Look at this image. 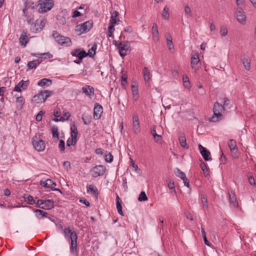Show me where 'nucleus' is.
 <instances>
[{"label": "nucleus", "instance_id": "1", "mask_svg": "<svg viewBox=\"0 0 256 256\" xmlns=\"http://www.w3.org/2000/svg\"><path fill=\"white\" fill-rule=\"evenodd\" d=\"M64 233L66 236L69 237L71 240V245L70 250L71 253L74 256H78L77 253V239L76 233L74 231H72L70 228H65Z\"/></svg>", "mask_w": 256, "mask_h": 256}, {"label": "nucleus", "instance_id": "2", "mask_svg": "<svg viewBox=\"0 0 256 256\" xmlns=\"http://www.w3.org/2000/svg\"><path fill=\"white\" fill-rule=\"evenodd\" d=\"M225 110L224 106L218 102L214 104L213 107L214 114L209 120L211 122H216L222 119V112Z\"/></svg>", "mask_w": 256, "mask_h": 256}, {"label": "nucleus", "instance_id": "3", "mask_svg": "<svg viewBox=\"0 0 256 256\" xmlns=\"http://www.w3.org/2000/svg\"><path fill=\"white\" fill-rule=\"evenodd\" d=\"M37 3L38 11L40 13L50 10L54 6L53 0H39Z\"/></svg>", "mask_w": 256, "mask_h": 256}, {"label": "nucleus", "instance_id": "4", "mask_svg": "<svg viewBox=\"0 0 256 256\" xmlns=\"http://www.w3.org/2000/svg\"><path fill=\"white\" fill-rule=\"evenodd\" d=\"M52 94L53 92L50 90H42L34 96L32 102L36 104L44 102L46 99L50 97Z\"/></svg>", "mask_w": 256, "mask_h": 256}, {"label": "nucleus", "instance_id": "5", "mask_svg": "<svg viewBox=\"0 0 256 256\" xmlns=\"http://www.w3.org/2000/svg\"><path fill=\"white\" fill-rule=\"evenodd\" d=\"M52 36L58 43L63 46H70L72 44L70 38L62 36L56 31L52 32Z\"/></svg>", "mask_w": 256, "mask_h": 256}, {"label": "nucleus", "instance_id": "6", "mask_svg": "<svg viewBox=\"0 0 256 256\" xmlns=\"http://www.w3.org/2000/svg\"><path fill=\"white\" fill-rule=\"evenodd\" d=\"M115 46L118 50L120 55L124 58L127 54L128 52L130 50V44L128 41H123L117 44L116 41L114 42Z\"/></svg>", "mask_w": 256, "mask_h": 256}, {"label": "nucleus", "instance_id": "7", "mask_svg": "<svg viewBox=\"0 0 256 256\" xmlns=\"http://www.w3.org/2000/svg\"><path fill=\"white\" fill-rule=\"evenodd\" d=\"M92 22L90 20L84 22L82 24H78L76 27L75 32L78 35L86 33L92 28Z\"/></svg>", "mask_w": 256, "mask_h": 256}, {"label": "nucleus", "instance_id": "8", "mask_svg": "<svg viewBox=\"0 0 256 256\" xmlns=\"http://www.w3.org/2000/svg\"><path fill=\"white\" fill-rule=\"evenodd\" d=\"M32 144L34 148L38 152H42L45 149V142L42 140L40 135L36 134L32 138Z\"/></svg>", "mask_w": 256, "mask_h": 256}, {"label": "nucleus", "instance_id": "9", "mask_svg": "<svg viewBox=\"0 0 256 256\" xmlns=\"http://www.w3.org/2000/svg\"><path fill=\"white\" fill-rule=\"evenodd\" d=\"M36 206L44 210H50L54 207V203L52 200H38Z\"/></svg>", "mask_w": 256, "mask_h": 256}, {"label": "nucleus", "instance_id": "10", "mask_svg": "<svg viewBox=\"0 0 256 256\" xmlns=\"http://www.w3.org/2000/svg\"><path fill=\"white\" fill-rule=\"evenodd\" d=\"M30 28V30L33 32H40L44 26V23L43 20H36L32 22Z\"/></svg>", "mask_w": 256, "mask_h": 256}, {"label": "nucleus", "instance_id": "11", "mask_svg": "<svg viewBox=\"0 0 256 256\" xmlns=\"http://www.w3.org/2000/svg\"><path fill=\"white\" fill-rule=\"evenodd\" d=\"M235 17L237 20L241 24H244L246 22V15L244 10L240 8H237L235 14Z\"/></svg>", "mask_w": 256, "mask_h": 256}, {"label": "nucleus", "instance_id": "12", "mask_svg": "<svg viewBox=\"0 0 256 256\" xmlns=\"http://www.w3.org/2000/svg\"><path fill=\"white\" fill-rule=\"evenodd\" d=\"M106 171V168L102 165L94 166L91 170L92 176L94 178L102 176Z\"/></svg>", "mask_w": 256, "mask_h": 256}, {"label": "nucleus", "instance_id": "13", "mask_svg": "<svg viewBox=\"0 0 256 256\" xmlns=\"http://www.w3.org/2000/svg\"><path fill=\"white\" fill-rule=\"evenodd\" d=\"M190 63L192 68L196 72L200 67V60L198 53H196L191 56Z\"/></svg>", "mask_w": 256, "mask_h": 256}, {"label": "nucleus", "instance_id": "14", "mask_svg": "<svg viewBox=\"0 0 256 256\" xmlns=\"http://www.w3.org/2000/svg\"><path fill=\"white\" fill-rule=\"evenodd\" d=\"M24 8L22 9L23 13H26V11L34 12V8H37V4L30 0L24 1Z\"/></svg>", "mask_w": 256, "mask_h": 256}, {"label": "nucleus", "instance_id": "15", "mask_svg": "<svg viewBox=\"0 0 256 256\" xmlns=\"http://www.w3.org/2000/svg\"><path fill=\"white\" fill-rule=\"evenodd\" d=\"M132 129L134 134H138L140 132V124L138 116L136 114L132 117Z\"/></svg>", "mask_w": 256, "mask_h": 256}, {"label": "nucleus", "instance_id": "16", "mask_svg": "<svg viewBox=\"0 0 256 256\" xmlns=\"http://www.w3.org/2000/svg\"><path fill=\"white\" fill-rule=\"evenodd\" d=\"M103 112L102 106L98 103H96L94 108V118L95 120H98L101 117Z\"/></svg>", "mask_w": 256, "mask_h": 256}, {"label": "nucleus", "instance_id": "17", "mask_svg": "<svg viewBox=\"0 0 256 256\" xmlns=\"http://www.w3.org/2000/svg\"><path fill=\"white\" fill-rule=\"evenodd\" d=\"M228 194L230 206L234 208L238 207V202L235 193L232 190H228Z\"/></svg>", "mask_w": 256, "mask_h": 256}, {"label": "nucleus", "instance_id": "18", "mask_svg": "<svg viewBox=\"0 0 256 256\" xmlns=\"http://www.w3.org/2000/svg\"><path fill=\"white\" fill-rule=\"evenodd\" d=\"M66 16H68V12L66 10H61L60 12L56 16V20L60 24L64 25L66 22Z\"/></svg>", "mask_w": 256, "mask_h": 256}, {"label": "nucleus", "instance_id": "19", "mask_svg": "<svg viewBox=\"0 0 256 256\" xmlns=\"http://www.w3.org/2000/svg\"><path fill=\"white\" fill-rule=\"evenodd\" d=\"M40 185L44 186L45 188H50L52 190H54V191L56 190V191L60 192H62L59 189L54 188L53 187V186H56V184L54 182L52 181V180H51L50 179H48L46 181L41 180L40 182Z\"/></svg>", "mask_w": 256, "mask_h": 256}, {"label": "nucleus", "instance_id": "20", "mask_svg": "<svg viewBox=\"0 0 256 256\" xmlns=\"http://www.w3.org/2000/svg\"><path fill=\"white\" fill-rule=\"evenodd\" d=\"M198 150H200V154L202 156L204 159L206 161L212 160L210 157V153L206 148L200 144L198 145Z\"/></svg>", "mask_w": 256, "mask_h": 256}, {"label": "nucleus", "instance_id": "21", "mask_svg": "<svg viewBox=\"0 0 256 256\" xmlns=\"http://www.w3.org/2000/svg\"><path fill=\"white\" fill-rule=\"evenodd\" d=\"M82 92L88 98H92L94 95V89L91 86H86L82 88Z\"/></svg>", "mask_w": 256, "mask_h": 256}, {"label": "nucleus", "instance_id": "22", "mask_svg": "<svg viewBox=\"0 0 256 256\" xmlns=\"http://www.w3.org/2000/svg\"><path fill=\"white\" fill-rule=\"evenodd\" d=\"M71 54L73 56L78 58L79 59H82L87 56V53L84 50L80 51L79 49H76L71 52Z\"/></svg>", "mask_w": 256, "mask_h": 256}, {"label": "nucleus", "instance_id": "23", "mask_svg": "<svg viewBox=\"0 0 256 256\" xmlns=\"http://www.w3.org/2000/svg\"><path fill=\"white\" fill-rule=\"evenodd\" d=\"M20 42L22 46H25L29 42V38L27 34V32L24 30L22 31L20 37Z\"/></svg>", "mask_w": 256, "mask_h": 256}, {"label": "nucleus", "instance_id": "24", "mask_svg": "<svg viewBox=\"0 0 256 256\" xmlns=\"http://www.w3.org/2000/svg\"><path fill=\"white\" fill-rule=\"evenodd\" d=\"M118 14H119L116 10H114L112 13L110 24L114 26L118 24V22H119V19L118 18Z\"/></svg>", "mask_w": 256, "mask_h": 256}, {"label": "nucleus", "instance_id": "25", "mask_svg": "<svg viewBox=\"0 0 256 256\" xmlns=\"http://www.w3.org/2000/svg\"><path fill=\"white\" fill-rule=\"evenodd\" d=\"M52 84V80L46 78H44L40 80L38 82V85L41 87H48L51 86Z\"/></svg>", "mask_w": 256, "mask_h": 256}, {"label": "nucleus", "instance_id": "26", "mask_svg": "<svg viewBox=\"0 0 256 256\" xmlns=\"http://www.w3.org/2000/svg\"><path fill=\"white\" fill-rule=\"evenodd\" d=\"M132 91V98L134 101H136L139 98L138 86L136 84H132L131 86Z\"/></svg>", "mask_w": 256, "mask_h": 256}, {"label": "nucleus", "instance_id": "27", "mask_svg": "<svg viewBox=\"0 0 256 256\" xmlns=\"http://www.w3.org/2000/svg\"><path fill=\"white\" fill-rule=\"evenodd\" d=\"M152 34L154 41H158L159 39L158 28L156 24L154 23L152 27Z\"/></svg>", "mask_w": 256, "mask_h": 256}, {"label": "nucleus", "instance_id": "28", "mask_svg": "<svg viewBox=\"0 0 256 256\" xmlns=\"http://www.w3.org/2000/svg\"><path fill=\"white\" fill-rule=\"evenodd\" d=\"M178 140L180 146L186 149L188 148V146L186 142V138L184 133H180L178 138Z\"/></svg>", "mask_w": 256, "mask_h": 256}, {"label": "nucleus", "instance_id": "29", "mask_svg": "<svg viewBox=\"0 0 256 256\" xmlns=\"http://www.w3.org/2000/svg\"><path fill=\"white\" fill-rule=\"evenodd\" d=\"M33 212L36 213V216L38 219H42L44 218H47L48 214L42 210L38 209H34Z\"/></svg>", "mask_w": 256, "mask_h": 256}, {"label": "nucleus", "instance_id": "30", "mask_svg": "<svg viewBox=\"0 0 256 256\" xmlns=\"http://www.w3.org/2000/svg\"><path fill=\"white\" fill-rule=\"evenodd\" d=\"M23 14L26 18V20L28 24H31L32 22H34V16L32 12L26 11V13Z\"/></svg>", "mask_w": 256, "mask_h": 256}, {"label": "nucleus", "instance_id": "31", "mask_svg": "<svg viewBox=\"0 0 256 256\" xmlns=\"http://www.w3.org/2000/svg\"><path fill=\"white\" fill-rule=\"evenodd\" d=\"M121 203H122L121 200H120V197L118 196L117 195L116 198V209H117L118 213L120 215L124 216V212L122 210V206Z\"/></svg>", "mask_w": 256, "mask_h": 256}, {"label": "nucleus", "instance_id": "32", "mask_svg": "<svg viewBox=\"0 0 256 256\" xmlns=\"http://www.w3.org/2000/svg\"><path fill=\"white\" fill-rule=\"evenodd\" d=\"M86 191L88 193L91 192L94 195L96 196V197L98 196V190L97 188L94 185L90 184L86 187Z\"/></svg>", "mask_w": 256, "mask_h": 256}, {"label": "nucleus", "instance_id": "33", "mask_svg": "<svg viewBox=\"0 0 256 256\" xmlns=\"http://www.w3.org/2000/svg\"><path fill=\"white\" fill-rule=\"evenodd\" d=\"M40 62H41L38 60L29 62L27 64L28 68L29 70L36 68L40 64Z\"/></svg>", "mask_w": 256, "mask_h": 256}, {"label": "nucleus", "instance_id": "34", "mask_svg": "<svg viewBox=\"0 0 256 256\" xmlns=\"http://www.w3.org/2000/svg\"><path fill=\"white\" fill-rule=\"evenodd\" d=\"M170 8L168 6H166L162 11V16L165 20H168L170 16Z\"/></svg>", "mask_w": 256, "mask_h": 256}, {"label": "nucleus", "instance_id": "35", "mask_svg": "<svg viewBox=\"0 0 256 256\" xmlns=\"http://www.w3.org/2000/svg\"><path fill=\"white\" fill-rule=\"evenodd\" d=\"M143 74L144 80L146 82H148L150 78V75L149 70L147 67H144L143 69Z\"/></svg>", "mask_w": 256, "mask_h": 256}, {"label": "nucleus", "instance_id": "36", "mask_svg": "<svg viewBox=\"0 0 256 256\" xmlns=\"http://www.w3.org/2000/svg\"><path fill=\"white\" fill-rule=\"evenodd\" d=\"M30 84L29 80L24 81V80H20L18 84V86L22 88L24 90H26Z\"/></svg>", "mask_w": 256, "mask_h": 256}, {"label": "nucleus", "instance_id": "37", "mask_svg": "<svg viewBox=\"0 0 256 256\" xmlns=\"http://www.w3.org/2000/svg\"><path fill=\"white\" fill-rule=\"evenodd\" d=\"M166 182L168 183V188L171 190V192H174V194H176V192L175 190L174 182L171 180L170 179H168L166 180Z\"/></svg>", "mask_w": 256, "mask_h": 256}, {"label": "nucleus", "instance_id": "38", "mask_svg": "<svg viewBox=\"0 0 256 256\" xmlns=\"http://www.w3.org/2000/svg\"><path fill=\"white\" fill-rule=\"evenodd\" d=\"M200 198H201L202 202L203 204L204 208L208 210V205L207 198L206 197V196L204 194H202L200 195Z\"/></svg>", "mask_w": 256, "mask_h": 256}, {"label": "nucleus", "instance_id": "39", "mask_svg": "<svg viewBox=\"0 0 256 256\" xmlns=\"http://www.w3.org/2000/svg\"><path fill=\"white\" fill-rule=\"evenodd\" d=\"M97 48V45L96 43L92 46V47L88 50L87 53V56L90 57H93L96 54V50Z\"/></svg>", "mask_w": 256, "mask_h": 256}, {"label": "nucleus", "instance_id": "40", "mask_svg": "<svg viewBox=\"0 0 256 256\" xmlns=\"http://www.w3.org/2000/svg\"><path fill=\"white\" fill-rule=\"evenodd\" d=\"M228 145L231 152H234L237 149L236 142L233 140H229Z\"/></svg>", "mask_w": 256, "mask_h": 256}, {"label": "nucleus", "instance_id": "41", "mask_svg": "<svg viewBox=\"0 0 256 256\" xmlns=\"http://www.w3.org/2000/svg\"><path fill=\"white\" fill-rule=\"evenodd\" d=\"M200 168L205 176H209V168L207 167L206 164L204 162H201Z\"/></svg>", "mask_w": 256, "mask_h": 256}, {"label": "nucleus", "instance_id": "42", "mask_svg": "<svg viewBox=\"0 0 256 256\" xmlns=\"http://www.w3.org/2000/svg\"><path fill=\"white\" fill-rule=\"evenodd\" d=\"M77 138L72 137L69 138L66 141V146H75L76 144Z\"/></svg>", "mask_w": 256, "mask_h": 256}, {"label": "nucleus", "instance_id": "43", "mask_svg": "<svg viewBox=\"0 0 256 256\" xmlns=\"http://www.w3.org/2000/svg\"><path fill=\"white\" fill-rule=\"evenodd\" d=\"M70 131H71V134L70 136L72 137H74L77 138L78 136V130L76 128V126L74 124H73L70 126Z\"/></svg>", "mask_w": 256, "mask_h": 256}, {"label": "nucleus", "instance_id": "44", "mask_svg": "<svg viewBox=\"0 0 256 256\" xmlns=\"http://www.w3.org/2000/svg\"><path fill=\"white\" fill-rule=\"evenodd\" d=\"M174 173L176 176L180 178L182 180L186 178L185 174L182 172L179 168H176L174 170Z\"/></svg>", "mask_w": 256, "mask_h": 256}, {"label": "nucleus", "instance_id": "45", "mask_svg": "<svg viewBox=\"0 0 256 256\" xmlns=\"http://www.w3.org/2000/svg\"><path fill=\"white\" fill-rule=\"evenodd\" d=\"M242 62L245 69L249 70L250 68V60L248 58L243 59Z\"/></svg>", "mask_w": 256, "mask_h": 256}, {"label": "nucleus", "instance_id": "46", "mask_svg": "<svg viewBox=\"0 0 256 256\" xmlns=\"http://www.w3.org/2000/svg\"><path fill=\"white\" fill-rule=\"evenodd\" d=\"M52 136L54 138H58V128L56 126H54L52 128Z\"/></svg>", "mask_w": 256, "mask_h": 256}, {"label": "nucleus", "instance_id": "47", "mask_svg": "<svg viewBox=\"0 0 256 256\" xmlns=\"http://www.w3.org/2000/svg\"><path fill=\"white\" fill-rule=\"evenodd\" d=\"M24 198L26 201L30 204H34L36 202L34 200L33 197L30 195L25 196Z\"/></svg>", "mask_w": 256, "mask_h": 256}, {"label": "nucleus", "instance_id": "48", "mask_svg": "<svg viewBox=\"0 0 256 256\" xmlns=\"http://www.w3.org/2000/svg\"><path fill=\"white\" fill-rule=\"evenodd\" d=\"M184 14L187 18H189L192 16L191 9L188 6H186L184 8Z\"/></svg>", "mask_w": 256, "mask_h": 256}, {"label": "nucleus", "instance_id": "49", "mask_svg": "<svg viewBox=\"0 0 256 256\" xmlns=\"http://www.w3.org/2000/svg\"><path fill=\"white\" fill-rule=\"evenodd\" d=\"M16 102L19 104L20 108H22L24 104L25 100L24 98L20 96L16 98Z\"/></svg>", "mask_w": 256, "mask_h": 256}, {"label": "nucleus", "instance_id": "50", "mask_svg": "<svg viewBox=\"0 0 256 256\" xmlns=\"http://www.w3.org/2000/svg\"><path fill=\"white\" fill-rule=\"evenodd\" d=\"M82 120L85 124H88L91 122L92 118L90 116L84 115Z\"/></svg>", "mask_w": 256, "mask_h": 256}, {"label": "nucleus", "instance_id": "51", "mask_svg": "<svg viewBox=\"0 0 256 256\" xmlns=\"http://www.w3.org/2000/svg\"><path fill=\"white\" fill-rule=\"evenodd\" d=\"M148 200V197L144 192H142L138 198V200L140 202L145 201Z\"/></svg>", "mask_w": 256, "mask_h": 256}, {"label": "nucleus", "instance_id": "52", "mask_svg": "<svg viewBox=\"0 0 256 256\" xmlns=\"http://www.w3.org/2000/svg\"><path fill=\"white\" fill-rule=\"evenodd\" d=\"M114 157L110 153L106 154L104 156V160L106 162L110 163L113 160Z\"/></svg>", "mask_w": 256, "mask_h": 256}, {"label": "nucleus", "instance_id": "53", "mask_svg": "<svg viewBox=\"0 0 256 256\" xmlns=\"http://www.w3.org/2000/svg\"><path fill=\"white\" fill-rule=\"evenodd\" d=\"M114 26L113 25H111L109 24V26L108 27V37H113V31L114 30Z\"/></svg>", "mask_w": 256, "mask_h": 256}, {"label": "nucleus", "instance_id": "54", "mask_svg": "<svg viewBox=\"0 0 256 256\" xmlns=\"http://www.w3.org/2000/svg\"><path fill=\"white\" fill-rule=\"evenodd\" d=\"M127 79H128L127 74L126 73H124V74H122V86H124L128 84Z\"/></svg>", "mask_w": 256, "mask_h": 256}, {"label": "nucleus", "instance_id": "55", "mask_svg": "<svg viewBox=\"0 0 256 256\" xmlns=\"http://www.w3.org/2000/svg\"><path fill=\"white\" fill-rule=\"evenodd\" d=\"M220 34L223 36H226L228 34L227 28L224 26H222L220 28Z\"/></svg>", "mask_w": 256, "mask_h": 256}, {"label": "nucleus", "instance_id": "56", "mask_svg": "<svg viewBox=\"0 0 256 256\" xmlns=\"http://www.w3.org/2000/svg\"><path fill=\"white\" fill-rule=\"evenodd\" d=\"M41 58H51L53 57V55L50 52L42 53L40 54Z\"/></svg>", "mask_w": 256, "mask_h": 256}, {"label": "nucleus", "instance_id": "57", "mask_svg": "<svg viewBox=\"0 0 256 256\" xmlns=\"http://www.w3.org/2000/svg\"><path fill=\"white\" fill-rule=\"evenodd\" d=\"M222 106H224V109L226 108H230L229 106L230 104V100L226 98H224Z\"/></svg>", "mask_w": 256, "mask_h": 256}, {"label": "nucleus", "instance_id": "58", "mask_svg": "<svg viewBox=\"0 0 256 256\" xmlns=\"http://www.w3.org/2000/svg\"><path fill=\"white\" fill-rule=\"evenodd\" d=\"M58 148L60 151L63 152L65 149V143L64 140H61L60 141V143L58 144Z\"/></svg>", "mask_w": 256, "mask_h": 256}, {"label": "nucleus", "instance_id": "59", "mask_svg": "<svg viewBox=\"0 0 256 256\" xmlns=\"http://www.w3.org/2000/svg\"><path fill=\"white\" fill-rule=\"evenodd\" d=\"M248 180L250 185L252 186H254L256 185L255 180L253 176H249L248 178Z\"/></svg>", "mask_w": 256, "mask_h": 256}, {"label": "nucleus", "instance_id": "60", "mask_svg": "<svg viewBox=\"0 0 256 256\" xmlns=\"http://www.w3.org/2000/svg\"><path fill=\"white\" fill-rule=\"evenodd\" d=\"M166 44L168 47L169 50H172L174 48V46L172 42V40H168L166 42Z\"/></svg>", "mask_w": 256, "mask_h": 256}, {"label": "nucleus", "instance_id": "61", "mask_svg": "<svg viewBox=\"0 0 256 256\" xmlns=\"http://www.w3.org/2000/svg\"><path fill=\"white\" fill-rule=\"evenodd\" d=\"M155 142L158 143L162 140V136L161 135L157 134L156 136H154Z\"/></svg>", "mask_w": 256, "mask_h": 256}, {"label": "nucleus", "instance_id": "62", "mask_svg": "<svg viewBox=\"0 0 256 256\" xmlns=\"http://www.w3.org/2000/svg\"><path fill=\"white\" fill-rule=\"evenodd\" d=\"M60 115H61V113H60V112L59 108L54 110V117L58 118L60 116Z\"/></svg>", "mask_w": 256, "mask_h": 256}, {"label": "nucleus", "instance_id": "63", "mask_svg": "<svg viewBox=\"0 0 256 256\" xmlns=\"http://www.w3.org/2000/svg\"><path fill=\"white\" fill-rule=\"evenodd\" d=\"M43 112L42 111H40L36 116V120L38 122H40L42 120V114Z\"/></svg>", "mask_w": 256, "mask_h": 256}, {"label": "nucleus", "instance_id": "64", "mask_svg": "<svg viewBox=\"0 0 256 256\" xmlns=\"http://www.w3.org/2000/svg\"><path fill=\"white\" fill-rule=\"evenodd\" d=\"M80 202H81L82 204H85L87 206H88L90 205V202L88 200H86V199L84 198L80 199Z\"/></svg>", "mask_w": 256, "mask_h": 256}]
</instances>
